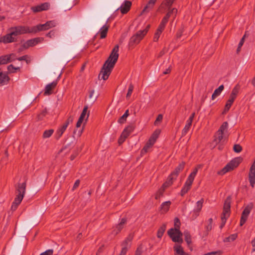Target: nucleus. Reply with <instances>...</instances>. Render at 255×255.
<instances>
[{
    "label": "nucleus",
    "instance_id": "nucleus-1",
    "mask_svg": "<svg viewBox=\"0 0 255 255\" xmlns=\"http://www.w3.org/2000/svg\"><path fill=\"white\" fill-rule=\"evenodd\" d=\"M118 45H116L113 49L109 57L105 62L101 71L100 75H102V78L104 80L108 79L112 69L114 68L119 58Z\"/></svg>",
    "mask_w": 255,
    "mask_h": 255
},
{
    "label": "nucleus",
    "instance_id": "nucleus-2",
    "mask_svg": "<svg viewBox=\"0 0 255 255\" xmlns=\"http://www.w3.org/2000/svg\"><path fill=\"white\" fill-rule=\"evenodd\" d=\"M243 158L241 157L235 158L228 163L222 170L218 172L219 175H224L228 172L237 168L242 161Z\"/></svg>",
    "mask_w": 255,
    "mask_h": 255
},
{
    "label": "nucleus",
    "instance_id": "nucleus-3",
    "mask_svg": "<svg viewBox=\"0 0 255 255\" xmlns=\"http://www.w3.org/2000/svg\"><path fill=\"white\" fill-rule=\"evenodd\" d=\"M25 182L22 183H18L17 184L16 187V193H17V195L15 198L14 201L12 204V205L18 207V206L20 204L25 193Z\"/></svg>",
    "mask_w": 255,
    "mask_h": 255
},
{
    "label": "nucleus",
    "instance_id": "nucleus-4",
    "mask_svg": "<svg viewBox=\"0 0 255 255\" xmlns=\"http://www.w3.org/2000/svg\"><path fill=\"white\" fill-rule=\"evenodd\" d=\"M150 25H147L146 27L142 30H139L137 33L133 35L130 38L129 41V46H133L135 45H136L139 43L141 40L143 38V37L147 33Z\"/></svg>",
    "mask_w": 255,
    "mask_h": 255
},
{
    "label": "nucleus",
    "instance_id": "nucleus-5",
    "mask_svg": "<svg viewBox=\"0 0 255 255\" xmlns=\"http://www.w3.org/2000/svg\"><path fill=\"white\" fill-rule=\"evenodd\" d=\"M31 29V27L29 26L18 25L11 27L8 30L11 33V34L15 38V36L19 35L32 33Z\"/></svg>",
    "mask_w": 255,
    "mask_h": 255
},
{
    "label": "nucleus",
    "instance_id": "nucleus-6",
    "mask_svg": "<svg viewBox=\"0 0 255 255\" xmlns=\"http://www.w3.org/2000/svg\"><path fill=\"white\" fill-rule=\"evenodd\" d=\"M239 89L240 86L238 85H237L233 88L231 92V94L230 96L229 99L227 101L226 104L225 106V109L223 113H226L229 110L235 99L236 98V97L239 93Z\"/></svg>",
    "mask_w": 255,
    "mask_h": 255
},
{
    "label": "nucleus",
    "instance_id": "nucleus-7",
    "mask_svg": "<svg viewBox=\"0 0 255 255\" xmlns=\"http://www.w3.org/2000/svg\"><path fill=\"white\" fill-rule=\"evenodd\" d=\"M56 22L54 20L49 21L43 24H38L36 26L31 27L32 33H36L38 31L48 30L55 26Z\"/></svg>",
    "mask_w": 255,
    "mask_h": 255
},
{
    "label": "nucleus",
    "instance_id": "nucleus-8",
    "mask_svg": "<svg viewBox=\"0 0 255 255\" xmlns=\"http://www.w3.org/2000/svg\"><path fill=\"white\" fill-rule=\"evenodd\" d=\"M167 234L173 242L179 243L183 242V240L181 238L183 233L181 232L179 229H173V228H171L168 231Z\"/></svg>",
    "mask_w": 255,
    "mask_h": 255
},
{
    "label": "nucleus",
    "instance_id": "nucleus-9",
    "mask_svg": "<svg viewBox=\"0 0 255 255\" xmlns=\"http://www.w3.org/2000/svg\"><path fill=\"white\" fill-rule=\"evenodd\" d=\"M254 208V204L252 202L248 204L244 209L241 218L240 226H242L247 221L248 216Z\"/></svg>",
    "mask_w": 255,
    "mask_h": 255
},
{
    "label": "nucleus",
    "instance_id": "nucleus-10",
    "mask_svg": "<svg viewBox=\"0 0 255 255\" xmlns=\"http://www.w3.org/2000/svg\"><path fill=\"white\" fill-rule=\"evenodd\" d=\"M134 129V126L133 125H129L124 129L118 140L120 144H122L126 140Z\"/></svg>",
    "mask_w": 255,
    "mask_h": 255
},
{
    "label": "nucleus",
    "instance_id": "nucleus-11",
    "mask_svg": "<svg viewBox=\"0 0 255 255\" xmlns=\"http://www.w3.org/2000/svg\"><path fill=\"white\" fill-rule=\"evenodd\" d=\"M231 197L228 196L226 199L223 207V211L222 216L229 217L230 214V209H231Z\"/></svg>",
    "mask_w": 255,
    "mask_h": 255
},
{
    "label": "nucleus",
    "instance_id": "nucleus-12",
    "mask_svg": "<svg viewBox=\"0 0 255 255\" xmlns=\"http://www.w3.org/2000/svg\"><path fill=\"white\" fill-rule=\"evenodd\" d=\"M185 163L182 162L175 169L169 176L168 181L172 182V180L175 179L178 174L184 169Z\"/></svg>",
    "mask_w": 255,
    "mask_h": 255
},
{
    "label": "nucleus",
    "instance_id": "nucleus-13",
    "mask_svg": "<svg viewBox=\"0 0 255 255\" xmlns=\"http://www.w3.org/2000/svg\"><path fill=\"white\" fill-rule=\"evenodd\" d=\"M249 180L251 186L254 188L255 184V159L250 167L249 173Z\"/></svg>",
    "mask_w": 255,
    "mask_h": 255
},
{
    "label": "nucleus",
    "instance_id": "nucleus-14",
    "mask_svg": "<svg viewBox=\"0 0 255 255\" xmlns=\"http://www.w3.org/2000/svg\"><path fill=\"white\" fill-rule=\"evenodd\" d=\"M172 184V182L170 181H167L165 182L156 193L155 198L156 199H158L162 197L163 195L165 188L171 185Z\"/></svg>",
    "mask_w": 255,
    "mask_h": 255
},
{
    "label": "nucleus",
    "instance_id": "nucleus-15",
    "mask_svg": "<svg viewBox=\"0 0 255 255\" xmlns=\"http://www.w3.org/2000/svg\"><path fill=\"white\" fill-rule=\"evenodd\" d=\"M16 41V38L9 32L6 35L0 37V42L4 44L11 43Z\"/></svg>",
    "mask_w": 255,
    "mask_h": 255
},
{
    "label": "nucleus",
    "instance_id": "nucleus-16",
    "mask_svg": "<svg viewBox=\"0 0 255 255\" xmlns=\"http://www.w3.org/2000/svg\"><path fill=\"white\" fill-rule=\"evenodd\" d=\"M50 4L48 2H44L41 4L32 6L31 7V9L34 12H38L43 10H46L49 8Z\"/></svg>",
    "mask_w": 255,
    "mask_h": 255
},
{
    "label": "nucleus",
    "instance_id": "nucleus-17",
    "mask_svg": "<svg viewBox=\"0 0 255 255\" xmlns=\"http://www.w3.org/2000/svg\"><path fill=\"white\" fill-rule=\"evenodd\" d=\"M40 42L39 38H35L26 41L22 44L23 48L27 49L30 47H32L38 44Z\"/></svg>",
    "mask_w": 255,
    "mask_h": 255
},
{
    "label": "nucleus",
    "instance_id": "nucleus-18",
    "mask_svg": "<svg viewBox=\"0 0 255 255\" xmlns=\"http://www.w3.org/2000/svg\"><path fill=\"white\" fill-rule=\"evenodd\" d=\"M193 181L187 178L183 187L181 191V196H183L191 188Z\"/></svg>",
    "mask_w": 255,
    "mask_h": 255
},
{
    "label": "nucleus",
    "instance_id": "nucleus-19",
    "mask_svg": "<svg viewBox=\"0 0 255 255\" xmlns=\"http://www.w3.org/2000/svg\"><path fill=\"white\" fill-rule=\"evenodd\" d=\"M57 84V81H54L47 85L45 88L44 95H49L52 94V90L55 88Z\"/></svg>",
    "mask_w": 255,
    "mask_h": 255
},
{
    "label": "nucleus",
    "instance_id": "nucleus-20",
    "mask_svg": "<svg viewBox=\"0 0 255 255\" xmlns=\"http://www.w3.org/2000/svg\"><path fill=\"white\" fill-rule=\"evenodd\" d=\"M224 133L217 131L216 134H215V138L214 139L213 142L215 143L216 145L220 143L222 140L224 141L226 139V137L223 136Z\"/></svg>",
    "mask_w": 255,
    "mask_h": 255
},
{
    "label": "nucleus",
    "instance_id": "nucleus-21",
    "mask_svg": "<svg viewBox=\"0 0 255 255\" xmlns=\"http://www.w3.org/2000/svg\"><path fill=\"white\" fill-rule=\"evenodd\" d=\"M126 219L123 218L121 222L116 226V228L113 230V234L115 235H117L119 233L121 232L122 229H123L124 225L126 223Z\"/></svg>",
    "mask_w": 255,
    "mask_h": 255
},
{
    "label": "nucleus",
    "instance_id": "nucleus-22",
    "mask_svg": "<svg viewBox=\"0 0 255 255\" xmlns=\"http://www.w3.org/2000/svg\"><path fill=\"white\" fill-rule=\"evenodd\" d=\"M131 5V2L130 1H126L124 5H122L120 8L121 12L123 14L127 13L129 10Z\"/></svg>",
    "mask_w": 255,
    "mask_h": 255
},
{
    "label": "nucleus",
    "instance_id": "nucleus-23",
    "mask_svg": "<svg viewBox=\"0 0 255 255\" xmlns=\"http://www.w3.org/2000/svg\"><path fill=\"white\" fill-rule=\"evenodd\" d=\"M204 199L202 198L200 200L196 203V208L194 210V213L195 214V217H197L199 215V212L201 211L203 207Z\"/></svg>",
    "mask_w": 255,
    "mask_h": 255
},
{
    "label": "nucleus",
    "instance_id": "nucleus-24",
    "mask_svg": "<svg viewBox=\"0 0 255 255\" xmlns=\"http://www.w3.org/2000/svg\"><path fill=\"white\" fill-rule=\"evenodd\" d=\"M133 235L130 234L122 244V246L128 248L130 246L131 242L133 239Z\"/></svg>",
    "mask_w": 255,
    "mask_h": 255
},
{
    "label": "nucleus",
    "instance_id": "nucleus-25",
    "mask_svg": "<svg viewBox=\"0 0 255 255\" xmlns=\"http://www.w3.org/2000/svg\"><path fill=\"white\" fill-rule=\"evenodd\" d=\"M171 202L169 201L162 203L160 206V211L162 213H166L169 209Z\"/></svg>",
    "mask_w": 255,
    "mask_h": 255
},
{
    "label": "nucleus",
    "instance_id": "nucleus-26",
    "mask_svg": "<svg viewBox=\"0 0 255 255\" xmlns=\"http://www.w3.org/2000/svg\"><path fill=\"white\" fill-rule=\"evenodd\" d=\"M156 0H149L148 3L142 10V13L144 12H148L150 10H151L153 7Z\"/></svg>",
    "mask_w": 255,
    "mask_h": 255
},
{
    "label": "nucleus",
    "instance_id": "nucleus-27",
    "mask_svg": "<svg viewBox=\"0 0 255 255\" xmlns=\"http://www.w3.org/2000/svg\"><path fill=\"white\" fill-rule=\"evenodd\" d=\"M109 29V26L104 25L103 27L100 29L99 33L100 34V38L103 39L105 38L106 36Z\"/></svg>",
    "mask_w": 255,
    "mask_h": 255
},
{
    "label": "nucleus",
    "instance_id": "nucleus-28",
    "mask_svg": "<svg viewBox=\"0 0 255 255\" xmlns=\"http://www.w3.org/2000/svg\"><path fill=\"white\" fill-rule=\"evenodd\" d=\"M174 250L178 255H189L188 254L183 251V248L180 245L174 246Z\"/></svg>",
    "mask_w": 255,
    "mask_h": 255
},
{
    "label": "nucleus",
    "instance_id": "nucleus-29",
    "mask_svg": "<svg viewBox=\"0 0 255 255\" xmlns=\"http://www.w3.org/2000/svg\"><path fill=\"white\" fill-rule=\"evenodd\" d=\"M224 85H222L216 89L212 95V100H214L216 97L219 96L221 94V92L224 90Z\"/></svg>",
    "mask_w": 255,
    "mask_h": 255
},
{
    "label": "nucleus",
    "instance_id": "nucleus-30",
    "mask_svg": "<svg viewBox=\"0 0 255 255\" xmlns=\"http://www.w3.org/2000/svg\"><path fill=\"white\" fill-rule=\"evenodd\" d=\"M154 144V142L150 141V140H148V141L147 142L144 147L141 150V153L144 154L146 153L148 149L151 148L153 145Z\"/></svg>",
    "mask_w": 255,
    "mask_h": 255
},
{
    "label": "nucleus",
    "instance_id": "nucleus-31",
    "mask_svg": "<svg viewBox=\"0 0 255 255\" xmlns=\"http://www.w3.org/2000/svg\"><path fill=\"white\" fill-rule=\"evenodd\" d=\"M66 128H66L65 127L62 126L57 129L55 134V137L57 139H58L60 138Z\"/></svg>",
    "mask_w": 255,
    "mask_h": 255
},
{
    "label": "nucleus",
    "instance_id": "nucleus-32",
    "mask_svg": "<svg viewBox=\"0 0 255 255\" xmlns=\"http://www.w3.org/2000/svg\"><path fill=\"white\" fill-rule=\"evenodd\" d=\"M166 228V226L165 224L162 225V226L159 228L157 233V237L158 238H161L162 237Z\"/></svg>",
    "mask_w": 255,
    "mask_h": 255
},
{
    "label": "nucleus",
    "instance_id": "nucleus-33",
    "mask_svg": "<svg viewBox=\"0 0 255 255\" xmlns=\"http://www.w3.org/2000/svg\"><path fill=\"white\" fill-rule=\"evenodd\" d=\"M183 235H184L185 237V241L187 243L188 246H189L192 243L191 237L190 233L187 231H185L183 233Z\"/></svg>",
    "mask_w": 255,
    "mask_h": 255
},
{
    "label": "nucleus",
    "instance_id": "nucleus-34",
    "mask_svg": "<svg viewBox=\"0 0 255 255\" xmlns=\"http://www.w3.org/2000/svg\"><path fill=\"white\" fill-rule=\"evenodd\" d=\"M160 133V130L156 129L152 133L149 140L155 143Z\"/></svg>",
    "mask_w": 255,
    "mask_h": 255
},
{
    "label": "nucleus",
    "instance_id": "nucleus-35",
    "mask_svg": "<svg viewBox=\"0 0 255 255\" xmlns=\"http://www.w3.org/2000/svg\"><path fill=\"white\" fill-rule=\"evenodd\" d=\"M175 0H165L163 1L160 6V8H164V6H166L167 7H170L172 3L174 2Z\"/></svg>",
    "mask_w": 255,
    "mask_h": 255
},
{
    "label": "nucleus",
    "instance_id": "nucleus-36",
    "mask_svg": "<svg viewBox=\"0 0 255 255\" xmlns=\"http://www.w3.org/2000/svg\"><path fill=\"white\" fill-rule=\"evenodd\" d=\"M192 122H191L190 121H187V123L182 130V134L183 136L185 135L188 132L190 127L192 125Z\"/></svg>",
    "mask_w": 255,
    "mask_h": 255
},
{
    "label": "nucleus",
    "instance_id": "nucleus-37",
    "mask_svg": "<svg viewBox=\"0 0 255 255\" xmlns=\"http://www.w3.org/2000/svg\"><path fill=\"white\" fill-rule=\"evenodd\" d=\"M228 127V123L227 122H225L220 127L218 131L224 133L225 132L227 131Z\"/></svg>",
    "mask_w": 255,
    "mask_h": 255
},
{
    "label": "nucleus",
    "instance_id": "nucleus-38",
    "mask_svg": "<svg viewBox=\"0 0 255 255\" xmlns=\"http://www.w3.org/2000/svg\"><path fill=\"white\" fill-rule=\"evenodd\" d=\"M212 223H213L212 218H210L208 220V224L205 227V229H206L205 235L206 236H207L208 234V232L212 230Z\"/></svg>",
    "mask_w": 255,
    "mask_h": 255
},
{
    "label": "nucleus",
    "instance_id": "nucleus-39",
    "mask_svg": "<svg viewBox=\"0 0 255 255\" xmlns=\"http://www.w3.org/2000/svg\"><path fill=\"white\" fill-rule=\"evenodd\" d=\"M54 130L52 129L46 130L44 131L42 135L43 138H47L50 137L51 135L53 133Z\"/></svg>",
    "mask_w": 255,
    "mask_h": 255
},
{
    "label": "nucleus",
    "instance_id": "nucleus-40",
    "mask_svg": "<svg viewBox=\"0 0 255 255\" xmlns=\"http://www.w3.org/2000/svg\"><path fill=\"white\" fill-rule=\"evenodd\" d=\"M237 238V234H234L230 235L228 237L226 238L224 240V242H230L235 240Z\"/></svg>",
    "mask_w": 255,
    "mask_h": 255
},
{
    "label": "nucleus",
    "instance_id": "nucleus-41",
    "mask_svg": "<svg viewBox=\"0 0 255 255\" xmlns=\"http://www.w3.org/2000/svg\"><path fill=\"white\" fill-rule=\"evenodd\" d=\"M8 62V59L7 55L0 56V65L6 64Z\"/></svg>",
    "mask_w": 255,
    "mask_h": 255
},
{
    "label": "nucleus",
    "instance_id": "nucleus-42",
    "mask_svg": "<svg viewBox=\"0 0 255 255\" xmlns=\"http://www.w3.org/2000/svg\"><path fill=\"white\" fill-rule=\"evenodd\" d=\"M177 12V9L174 8L172 9L171 10L169 11L164 17L168 19L169 17L172 14H174V15L175 16Z\"/></svg>",
    "mask_w": 255,
    "mask_h": 255
},
{
    "label": "nucleus",
    "instance_id": "nucleus-43",
    "mask_svg": "<svg viewBox=\"0 0 255 255\" xmlns=\"http://www.w3.org/2000/svg\"><path fill=\"white\" fill-rule=\"evenodd\" d=\"M177 12V9L174 8L172 9L171 10L169 11L164 17L168 19L169 17L172 14H174V15L175 16Z\"/></svg>",
    "mask_w": 255,
    "mask_h": 255
},
{
    "label": "nucleus",
    "instance_id": "nucleus-44",
    "mask_svg": "<svg viewBox=\"0 0 255 255\" xmlns=\"http://www.w3.org/2000/svg\"><path fill=\"white\" fill-rule=\"evenodd\" d=\"M177 12V9L174 8L172 9L171 10L169 11L164 17L168 19L169 17L172 14H174V15L175 16Z\"/></svg>",
    "mask_w": 255,
    "mask_h": 255
},
{
    "label": "nucleus",
    "instance_id": "nucleus-45",
    "mask_svg": "<svg viewBox=\"0 0 255 255\" xmlns=\"http://www.w3.org/2000/svg\"><path fill=\"white\" fill-rule=\"evenodd\" d=\"M19 67H15L12 64L7 66V70L9 73H15L16 70H19Z\"/></svg>",
    "mask_w": 255,
    "mask_h": 255
},
{
    "label": "nucleus",
    "instance_id": "nucleus-46",
    "mask_svg": "<svg viewBox=\"0 0 255 255\" xmlns=\"http://www.w3.org/2000/svg\"><path fill=\"white\" fill-rule=\"evenodd\" d=\"M198 172L197 168H195L193 172L191 173V174L189 175L188 178L194 181L195 177L196 176L197 173Z\"/></svg>",
    "mask_w": 255,
    "mask_h": 255
},
{
    "label": "nucleus",
    "instance_id": "nucleus-47",
    "mask_svg": "<svg viewBox=\"0 0 255 255\" xmlns=\"http://www.w3.org/2000/svg\"><path fill=\"white\" fill-rule=\"evenodd\" d=\"M233 150L235 152L239 153L242 150V147L238 144H236L234 145Z\"/></svg>",
    "mask_w": 255,
    "mask_h": 255
},
{
    "label": "nucleus",
    "instance_id": "nucleus-48",
    "mask_svg": "<svg viewBox=\"0 0 255 255\" xmlns=\"http://www.w3.org/2000/svg\"><path fill=\"white\" fill-rule=\"evenodd\" d=\"M7 57L8 59L9 63L15 60L17 58L16 57V55L14 53H11L10 54H7Z\"/></svg>",
    "mask_w": 255,
    "mask_h": 255
},
{
    "label": "nucleus",
    "instance_id": "nucleus-49",
    "mask_svg": "<svg viewBox=\"0 0 255 255\" xmlns=\"http://www.w3.org/2000/svg\"><path fill=\"white\" fill-rule=\"evenodd\" d=\"M163 119V116L161 114H159L158 115L156 120L154 123V125L155 126H157L159 123H160Z\"/></svg>",
    "mask_w": 255,
    "mask_h": 255
},
{
    "label": "nucleus",
    "instance_id": "nucleus-50",
    "mask_svg": "<svg viewBox=\"0 0 255 255\" xmlns=\"http://www.w3.org/2000/svg\"><path fill=\"white\" fill-rule=\"evenodd\" d=\"M180 226V222L178 218H175L174 219V228L173 229H179Z\"/></svg>",
    "mask_w": 255,
    "mask_h": 255
},
{
    "label": "nucleus",
    "instance_id": "nucleus-51",
    "mask_svg": "<svg viewBox=\"0 0 255 255\" xmlns=\"http://www.w3.org/2000/svg\"><path fill=\"white\" fill-rule=\"evenodd\" d=\"M143 253V247L141 245H139L137 248L135 255H141Z\"/></svg>",
    "mask_w": 255,
    "mask_h": 255
},
{
    "label": "nucleus",
    "instance_id": "nucleus-52",
    "mask_svg": "<svg viewBox=\"0 0 255 255\" xmlns=\"http://www.w3.org/2000/svg\"><path fill=\"white\" fill-rule=\"evenodd\" d=\"M94 90H92L90 91V93H89V98L92 99V102L94 103L95 102L97 99V96H94L93 97V95H94Z\"/></svg>",
    "mask_w": 255,
    "mask_h": 255
},
{
    "label": "nucleus",
    "instance_id": "nucleus-53",
    "mask_svg": "<svg viewBox=\"0 0 255 255\" xmlns=\"http://www.w3.org/2000/svg\"><path fill=\"white\" fill-rule=\"evenodd\" d=\"M74 4L73 3V2L71 4H68L67 1H65V3H64L63 8L65 10H70L73 7Z\"/></svg>",
    "mask_w": 255,
    "mask_h": 255
},
{
    "label": "nucleus",
    "instance_id": "nucleus-54",
    "mask_svg": "<svg viewBox=\"0 0 255 255\" xmlns=\"http://www.w3.org/2000/svg\"><path fill=\"white\" fill-rule=\"evenodd\" d=\"M47 113V110L46 109L42 111L41 113L37 116L38 120H41L43 118V117L46 116Z\"/></svg>",
    "mask_w": 255,
    "mask_h": 255
},
{
    "label": "nucleus",
    "instance_id": "nucleus-55",
    "mask_svg": "<svg viewBox=\"0 0 255 255\" xmlns=\"http://www.w3.org/2000/svg\"><path fill=\"white\" fill-rule=\"evenodd\" d=\"M133 90V86L131 84H130L128 87V92L127 94V98L131 96Z\"/></svg>",
    "mask_w": 255,
    "mask_h": 255
},
{
    "label": "nucleus",
    "instance_id": "nucleus-56",
    "mask_svg": "<svg viewBox=\"0 0 255 255\" xmlns=\"http://www.w3.org/2000/svg\"><path fill=\"white\" fill-rule=\"evenodd\" d=\"M127 117L125 116V115H123L118 120V123L121 124H124L126 122V120H127Z\"/></svg>",
    "mask_w": 255,
    "mask_h": 255
},
{
    "label": "nucleus",
    "instance_id": "nucleus-57",
    "mask_svg": "<svg viewBox=\"0 0 255 255\" xmlns=\"http://www.w3.org/2000/svg\"><path fill=\"white\" fill-rule=\"evenodd\" d=\"M88 106H85L83 110V111L80 115V117H82V118H85L86 115H87V110H88Z\"/></svg>",
    "mask_w": 255,
    "mask_h": 255
},
{
    "label": "nucleus",
    "instance_id": "nucleus-58",
    "mask_svg": "<svg viewBox=\"0 0 255 255\" xmlns=\"http://www.w3.org/2000/svg\"><path fill=\"white\" fill-rule=\"evenodd\" d=\"M53 254V250L50 249L46 251L45 252L41 253L40 255H52Z\"/></svg>",
    "mask_w": 255,
    "mask_h": 255
},
{
    "label": "nucleus",
    "instance_id": "nucleus-59",
    "mask_svg": "<svg viewBox=\"0 0 255 255\" xmlns=\"http://www.w3.org/2000/svg\"><path fill=\"white\" fill-rule=\"evenodd\" d=\"M55 33H56V32L55 30H51L49 32H48L47 34H46V36L47 37H49L51 38H53L55 37Z\"/></svg>",
    "mask_w": 255,
    "mask_h": 255
},
{
    "label": "nucleus",
    "instance_id": "nucleus-60",
    "mask_svg": "<svg viewBox=\"0 0 255 255\" xmlns=\"http://www.w3.org/2000/svg\"><path fill=\"white\" fill-rule=\"evenodd\" d=\"M228 217L221 216L222 224L220 227L222 228L225 225L227 219Z\"/></svg>",
    "mask_w": 255,
    "mask_h": 255
},
{
    "label": "nucleus",
    "instance_id": "nucleus-61",
    "mask_svg": "<svg viewBox=\"0 0 255 255\" xmlns=\"http://www.w3.org/2000/svg\"><path fill=\"white\" fill-rule=\"evenodd\" d=\"M128 248L127 247H122V251L119 255H125L127 254Z\"/></svg>",
    "mask_w": 255,
    "mask_h": 255
},
{
    "label": "nucleus",
    "instance_id": "nucleus-62",
    "mask_svg": "<svg viewBox=\"0 0 255 255\" xmlns=\"http://www.w3.org/2000/svg\"><path fill=\"white\" fill-rule=\"evenodd\" d=\"M79 184H80V180H77L74 184L72 190H74L75 189H76L79 186Z\"/></svg>",
    "mask_w": 255,
    "mask_h": 255
},
{
    "label": "nucleus",
    "instance_id": "nucleus-63",
    "mask_svg": "<svg viewBox=\"0 0 255 255\" xmlns=\"http://www.w3.org/2000/svg\"><path fill=\"white\" fill-rule=\"evenodd\" d=\"M26 58H29V56H28L27 55H25L19 58H17V60H18V61H25V60H26Z\"/></svg>",
    "mask_w": 255,
    "mask_h": 255
},
{
    "label": "nucleus",
    "instance_id": "nucleus-64",
    "mask_svg": "<svg viewBox=\"0 0 255 255\" xmlns=\"http://www.w3.org/2000/svg\"><path fill=\"white\" fill-rule=\"evenodd\" d=\"M245 35L242 37V38L240 40V41L239 43V45H238L239 46V48H241V47L243 45L244 41H245Z\"/></svg>",
    "mask_w": 255,
    "mask_h": 255
}]
</instances>
